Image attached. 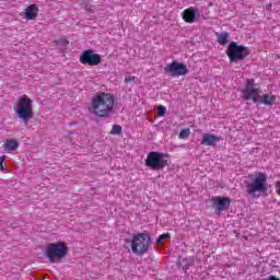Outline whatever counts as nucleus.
<instances>
[{"instance_id": "nucleus-5", "label": "nucleus", "mask_w": 280, "mask_h": 280, "mask_svg": "<svg viewBox=\"0 0 280 280\" xmlns=\"http://www.w3.org/2000/svg\"><path fill=\"white\" fill-rule=\"evenodd\" d=\"M145 166L153 172H159V170H165L170 165V155L156 151H151L148 153L144 161Z\"/></svg>"}, {"instance_id": "nucleus-23", "label": "nucleus", "mask_w": 280, "mask_h": 280, "mask_svg": "<svg viewBox=\"0 0 280 280\" xmlns=\"http://www.w3.org/2000/svg\"><path fill=\"white\" fill-rule=\"evenodd\" d=\"M132 81H135V77H132V75H128L125 78L126 84H129V82H132Z\"/></svg>"}, {"instance_id": "nucleus-20", "label": "nucleus", "mask_w": 280, "mask_h": 280, "mask_svg": "<svg viewBox=\"0 0 280 280\" xmlns=\"http://www.w3.org/2000/svg\"><path fill=\"white\" fill-rule=\"evenodd\" d=\"M166 113H167V108H165V106L161 105L158 107L159 117H165Z\"/></svg>"}, {"instance_id": "nucleus-12", "label": "nucleus", "mask_w": 280, "mask_h": 280, "mask_svg": "<svg viewBox=\"0 0 280 280\" xmlns=\"http://www.w3.org/2000/svg\"><path fill=\"white\" fill-rule=\"evenodd\" d=\"M37 16H38V5L30 4L24 12V19H26V21H36Z\"/></svg>"}, {"instance_id": "nucleus-6", "label": "nucleus", "mask_w": 280, "mask_h": 280, "mask_svg": "<svg viewBox=\"0 0 280 280\" xmlns=\"http://www.w3.org/2000/svg\"><path fill=\"white\" fill-rule=\"evenodd\" d=\"M226 56L230 62H240L246 60V58L250 56V48H248V46L240 45L237 42H232L228 46Z\"/></svg>"}, {"instance_id": "nucleus-26", "label": "nucleus", "mask_w": 280, "mask_h": 280, "mask_svg": "<svg viewBox=\"0 0 280 280\" xmlns=\"http://www.w3.org/2000/svg\"><path fill=\"white\" fill-rule=\"evenodd\" d=\"M209 5H210V8H211V7L213 5V2H210Z\"/></svg>"}, {"instance_id": "nucleus-21", "label": "nucleus", "mask_w": 280, "mask_h": 280, "mask_svg": "<svg viewBox=\"0 0 280 280\" xmlns=\"http://www.w3.org/2000/svg\"><path fill=\"white\" fill-rule=\"evenodd\" d=\"M167 237H170V233L161 234V235L158 237L156 243H158V244H163V242H165V240H167Z\"/></svg>"}, {"instance_id": "nucleus-8", "label": "nucleus", "mask_w": 280, "mask_h": 280, "mask_svg": "<svg viewBox=\"0 0 280 280\" xmlns=\"http://www.w3.org/2000/svg\"><path fill=\"white\" fill-rule=\"evenodd\" d=\"M242 93V100L245 102H254V104H257L259 102V95H261V89L255 84V79H247L245 86L243 90H241Z\"/></svg>"}, {"instance_id": "nucleus-4", "label": "nucleus", "mask_w": 280, "mask_h": 280, "mask_svg": "<svg viewBox=\"0 0 280 280\" xmlns=\"http://www.w3.org/2000/svg\"><path fill=\"white\" fill-rule=\"evenodd\" d=\"M68 254L69 247H67V243L65 242L50 243L45 249V256L51 264H59Z\"/></svg>"}, {"instance_id": "nucleus-17", "label": "nucleus", "mask_w": 280, "mask_h": 280, "mask_svg": "<svg viewBox=\"0 0 280 280\" xmlns=\"http://www.w3.org/2000/svg\"><path fill=\"white\" fill-rule=\"evenodd\" d=\"M218 43H220V45L229 44V33H221L218 37Z\"/></svg>"}, {"instance_id": "nucleus-10", "label": "nucleus", "mask_w": 280, "mask_h": 280, "mask_svg": "<svg viewBox=\"0 0 280 280\" xmlns=\"http://www.w3.org/2000/svg\"><path fill=\"white\" fill-rule=\"evenodd\" d=\"M165 73H168L171 78H180V75H187L189 70L185 63H180L178 61H173L167 63L164 68Z\"/></svg>"}, {"instance_id": "nucleus-22", "label": "nucleus", "mask_w": 280, "mask_h": 280, "mask_svg": "<svg viewBox=\"0 0 280 280\" xmlns=\"http://www.w3.org/2000/svg\"><path fill=\"white\" fill-rule=\"evenodd\" d=\"M120 132H121V126L114 125L112 130H110V135H119Z\"/></svg>"}, {"instance_id": "nucleus-24", "label": "nucleus", "mask_w": 280, "mask_h": 280, "mask_svg": "<svg viewBox=\"0 0 280 280\" xmlns=\"http://www.w3.org/2000/svg\"><path fill=\"white\" fill-rule=\"evenodd\" d=\"M276 194L280 196V182H276Z\"/></svg>"}, {"instance_id": "nucleus-2", "label": "nucleus", "mask_w": 280, "mask_h": 280, "mask_svg": "<svg viewBox=\"0 0 280 280\" xmlns=\"http://www.w3.org/2000/svg\"><path fill=\"white\" fill-rule=\"evenodd\" d=\"M268 191V174L258 172L248 175L246 182V194L253 198H259V194Z\"/></svg>"}, {"instance_id": "nucleus-11", "label": "nucleus", "mask_w": 280, "mask_h": 280, "mask_svg": "<svg viewBox=\"0 0 280 280\" xmlns=\"http://www.w3.org/2000/svg\"><path fill=\"white\" fill-rule=\"evenodd\" d=\"M231 207V199L229 197H213L212 198V209H214L215 213H222V211L229 210Z\"/></svg>"}, {"instance_id": "nucleus-18", "label": "nucleus", "mask_w": 280, "mask_h": 280, "mask_svg": "<svg viewBox=\"0 0 280 280\" xmlns=\"http://www.w3.org/2000/svg\"><path fill=\"white\" fill-rule=\"evenodd\" d=\"M189 135H191V129L189 128L182 129L179 132V139H187Z\"/></svg>"}, {"instance_id": "nucleus-13", "label": "nucleus", "mask_w": 280, "mask_h": 280, "mask_svg": "<svg viewBox=\"0 0 280 280\" xmlns=\"http://www.w3.org/2000/svg\"><path fill=\"white\" fill-rule=\"evenodd\" d=\"M182 19L185 21V23H196V10L194 7L185 9L182 13Z\"/></svg>"}, {"instance_id": "nucleus-16", "label": "nucleus", "mask_w": 280, "mask_h": 280, "mask_svg": "<svg viewBox=\"0 0 280 280\" xmlns=\"http://www.w3.org/2000/svg\"><path fill=\"white\" fill-rule=\"evenodd\" d=\"M4 150H8L9 152H14V150H19V141L14 139H8L4 142Z\"/></svg>"}, {"instance_id": "nucleus-15", "label": "nucleus", "mask_w": 280, "mask_h": 280, "mask_svg": "<svg viewBox=\"0 0 280 280\" xmlns=\"http://www.w3.org/2000/svg\"><path fill=\"white\" fill-rule=\"evenodd\" d=\"M277 102V96L271 94H264L261 96L260 103H262L265 106H272Z\"/></svg>"}, {"instance_id": "nucleus-25", "label": "nucleus", "mask_w": 280, "mask_h": 280, "mask_svg": "<svg viewBox=\"0 0 280 280\" xmlns=\"http://www.w3.org/2000/svg\"><path fill=\"white\" fill-rule=\"evenodd\" d=\"M268 280H280L279 278H277L276 276H269Z\"/></svg>"}, {"instance_id": "nucleus-1", "label": "nucleus", "mask_w": 280, "mask_h": 280, "mask_svg": "<svg viewBox=\"0 0 280 280\" xmlns=\"http://www.w3.org/2000/svg\"><path fill=\"white\" fill-rule=\"evenodd\" d=\"M89 112L100 119L110 117L115 113V95L106 92L96 93L91 100Z\"/></svg>"}, {"instance_id": "nucleus-7", "label": "nucleus", "mask_w": 280, "mask_h": 280, "mask_svg": "<svg viewBox=\"0 0 280 280\" xmlns=\"http://www.w3.org/2000/svg\"><path fill=\"white\" fill-rule=\"evenodd\" d=\"M152 245V237L147 233H138L132 236L131 250L135 255H145Z\"/></svg>"}, {"instance_id": "nucleus-9", "label": "nucleus", "mask_w": 280, "mask_h": 280, "mask_svg": "<svg viewBox=\"0 0 280 280\" xmlns=\"http://www.w3.org/2000/svg\"><path fill=\"white\" fill-rule=\"evenodd\" d=\"M81 65H89V67H97L102 62V56L93 49L83 50L79 57Z\"/></svg>"}, {"instance_id": "nucleus-14", "label": "nucleus", "mask_w": 280, "mask_h": 280, "mask_svg": "<svg viewBox=\"0 0 280 280\" xmlns=\"http://www.w3.org/2000/svg\"><path fill=\"white\" fill-rule=\"evenodd\" d=\"M215 143H220V137L213 133H205L201 140V145H215Z\"/></svg>"}, {"instance_id": "nucleus-3", "label": "nucleus", "mask_w": 280, "mask_h": 280, "mask_svg": "<svg viewBox=\"0 0 280 280\" xmlns=\"http://www.w3.org/2000/svg\"><path fill=\"white\" fill-rule=\"evenodd\" d=\"M15 117L24 124H28L34 118V106L32 100L27 95H23L18 100L16 106L13 108Z\"/></svg>"}, {"instance_id": "nucleus-19", "label": "nucleus", "mask_w": 280, "mask_h": 280, "mask_svg": "<svg viewBox=\"0 0 280 280\" xmlns=\"http://www.w3.org/2000/svg\"><path fill=\"white\" fill-rule=\"evenodd\" d=\"M0 172H8V167L5 164V155L0 156Z\"/></svg>"}]
</instances>
